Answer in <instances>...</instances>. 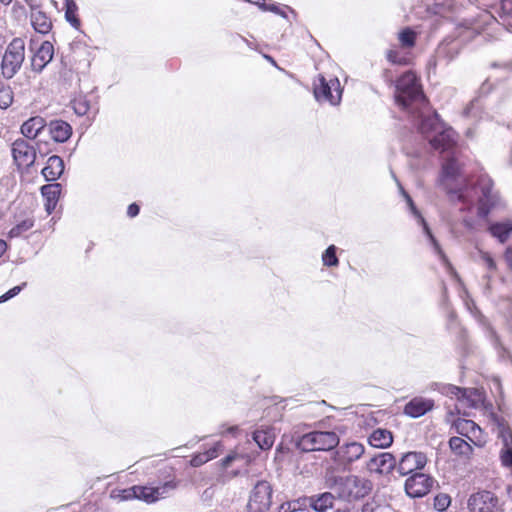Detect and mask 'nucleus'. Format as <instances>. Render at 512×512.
I'll return each mask as SVG.
<instances>
[{"instance_id": "nucleus-1", "label": "nucleus", "mask_w": 512, "mask_h": 512, "mask_svg": "<svg viewBox=\"0 0 512 512\" xmlns=\"http://www.w3.org/2000/svg\"><path fill=\"white\" fill-rule=\"evenodd\" d=\"M395 87L397 104L411 114L419 132L431 147L440 153H448L442 164L439 184L446 191L449 200L460 203V211L471 210L477 201V214L480 218H486L489 213L501 208L502 200L489 177L481 176L475 185L468 181L461 170L454 158L457 134L439 119L436 112L429 113L428 102L416 74L412 71L405 72L397 80Z\"/></svg>"}, {"instance_id": "nucleus-2", "label": "nucleus", "mask_w": 512, "mask_h": 512, "mask_svg": "<svg viewBox=\"0 0 512 512\" xmlns=\"http://www.w3.org/2000/svg\"><path fill=\"white\" fill-rule=\"evenodd\" d=\"M25 60V42L22 38H14L6 47L1 61V75L4 79H12L21 69Z\"/></svg>"}, {"instance_id": "nucleus-3", "label": "nucleus", "mask_w": 512, "mask_h": 512, "mask_svg": "<svg viewBox=\"0 0 512 512\" xmlns=\"http://www.w3.org/2000/svg\"><path fill=\"white\" fill-rule=\"evenodd\" d=\"M340 438L334 431H312L302 435L297 448L304 451H329L339 445Z\"/></svg>"}, {"instance_id": "nucleus-4", "label": "nucleus", "mask_w": 512, "mask_h": 512, "mask_svg": "<svg viewBox=\"0 0 512 512\" xmlns=\"http://www.w3.org/2000/svg\"><path fill=\"white\" fill-rule=\"evenodd\" d=\"M313 85L314 97L318 102H327L332 106L340 104L342 88L338 78L334 77L327 80L322 74H319Z\"/></svg>"}, {"instance_id": "nucleus-5", "label": "nucleus", "mask_w": 512, "mask_h": 512, "mask_svg": "<svg viewBox=\"0 0 512 512\" xmlns=\"http://www.w3.org/2000/svg\"><path fill=\"white\" fill-rule=\"evenodd\" d=\"M493 431L502 439L503 447L500 451V460L504 467L512 471V432L506 419L496 413L490 414Z\"/></svg>"}, {"instance_id": "nucleus-6", "label": "nucleus", "mask_w": 512, "mask_h": 512, "mask_svg": "<svg viewBox=\"0 0 512 512\" xmlns=\"http://www.w3.org/2000/svg\"><path fill=\"white\" fill-rule=\"evenodd\" d=\"M273 489L268 481L260 480L250 491L247 512H268L272 504Z\"/></svg>"}, {"instance_id": "nucleus-7", "label": "nucleus", "mask_w": 512, "mask_h": 512, "mask_svg": "<svg viewBox=\"0 0 512 512\" xmlns=\"http://www.w3.org/2000/svg\"><path fill=\"white\" fill-rule=\"evenodd\" d=\"M397 182V185L399 187V190H400V193L401 195L403 196V198L405 199L407 205H408V208H409V211L410 213L417 219L418 221V224H420L423 228V232L425 233V235L427 236V239L431 245V247L433 248L435 254H437L439 256V258L444 262V263H448V260H447V257L446 255L444 254L440 244L438 243V241L436 240V238L433 236L428 224L426 223L425 219L422 217L420 211L417 209V207L415 206L412 198L410 197V195L404 190V188L402 187V185L400 184V182L398 180H396Z\"/></svg>"}, {"instance_id": "nucleus-8", "label": "nucleus", "mask_w": 512, "mask_h": 512, "mask_svg": "<svg viewBox=\"0 0 512 512\" xmlns=\"http://www.w3.org/2000/svg\"><path fill=\"white\" fill-rule=\"evenodd\" d=\"M397 182V185L399 187V190H400V193L401 195L403 196V198L405 199L407 205H408V208H409V211L410 213L417 219L418 221V224H420L423 228V232L425 233V235L427 236V239L431 245V247L433 248L435 254H437L439 256V258L444 262V263H448V260H447V257L446 255L444 254L440 244L438 243V241L436 240V238L433 236L428 224L426 223L425 219L422 217L420 211L417 209V207L415 206L412 198L410 197V195L404 190V188L402 187V185L400 184V182L398 180H396Z\"/></svg>"}, {"instance_id": "nucleus-9", "label": "nucleus", "mask_w": 512, "mask_h": 512, "mask_svg": "<svg viewBox=\"0 0 512 512\" xmlns=\"http://www.w3.org/2000/svg\"><path fill=\"white\" fill-rule=\"evenodd\" d=\"M365 452L364 446L359 442H349L339 446L334 454L333 461L339 470H347Z\"/></svg>"}, {"instance_id": "nucleus-10", "label": "nucleus", "mask_w": 512, "mask_h": 512, "mask_svg": "<svg viewBox=\"0 0 512 512\" xmlns=\"http://www.w3.org/2000/svg\"><path fill=\"white\" fill-rule=\"evenodd\" d=\"M11 154L16 166L21 168H30L36 160V149L26 139H16L11 146Z\"/></svg>"}, {"instance_id": "nucleus-11", "label": "nucleus", "mask_w": 512, "mask_h": 512, "mask_svg": "<svg viewBox=\"0 0 512 512\" xmlns=\"http://www.w3.org/2000/svg\"><path fill=\"white\" fill-rule=\"evenodd\" d=\"M435 480L425 473H414L405 481V491L411 498H421L427 495L434 487Z\"/></svg>"}, {"instance_id": "nucleus-12", "label": "nucleus", "mask_w": 512, "mask_h": 512, "mask_svg": "<svg viewBox=\"0 0 512 512\" xmlns=\"http://www.w3.org/2000/svg\"><path fill=\"white\" fill-rule=\"evenodd\" d=\"M498 505V498L490 491L473 493L468 499L470 512H493Z\"/></svg>"}, {"instance_id": "nucleus-13", "label": "nucleus", "mask_w": 512, "mask_h": 512, "mask_svg": "<svg viewBox=\"0 0 512 512\" xmlns=\"http://www.w3.org/2000/svg\"><path fill=\"white\" fill-rule=\"evenodd\" d=\"M176 488V483L168 481L158 487L136 486L137 499L143 500L148 504L154 503L165 498Z\"/></svg>"}, {"instance_id": "nucleus-14", "label": "nucleus", "mask_w": 512, "mask_h": 512, "mask_svg": "<svg viewBox=\"0 0 512 512\" xmlns=\"http://www.w3.org/2000/svg\"><path fill=\"white\" fill-rule=\"evenodd\" d=\"M396 466L397 460L394 455L389 452L379 453L367 462V469L371 473L383 476L389 475L394 469H396Z\"/></svg>"}, {"instance_id": "nucleus-15", "label": "nucleus", "mask_w": 512, "mask_h": 512, "mask_svg": "<svg viewBox=\"0 0 512 512\" xmlns=\"http://www.w3.org/2000/svg\"><path fill=\"white\" fill-rule=\"evenodd\" d=\"M427 463V457L422 452H407L405 453L399 462L397 463L396 469L400 475H408L415 470H421Z\"/></svg>"}, {"instance_id": "nucleus-16", "label": "nucleus", "mask_w": 512, "mask_h": 512, "mask_svg": "<svg viewBox=\"0 0 512 512\" xmlns=\"http://www.w3.org/2000/svg\"><path fill=\"white\" fill-rule=\"evenodd\" d=\"M53 56V44L49 41H44L31 57V70L35 73H41L52 61Z\"/></svg>"}, {"instance_id": "nucleus-17", "label": "nucleus", "mask_w": 512, "mask_h": 512, "mask_svg": "<svg viewBox=\"0 0 512 512\" xmlns=\"http://www.w3.org/2000/svg\"><path fill=\"white\" fill-rule=\"evenodd\" d=\"M46 129L52 140L58 143L66 142L72 135V127L66 121L57 119L46 123Z\"/></svg>"}, {"instance_id": "nucleus-18", "label": "nucleus", "mask_w": 512, "mask_h": 512, "mask_svg": "<svg viewBox=\"0 0 512 512\" xmlns=\"http://www.w3.org/2000/svg\"><path fill=\"white\" fill-rule=\"evenodd\" d=\"M434 401L423 397H415L404 407V413L412 418H418L432 410Z\"/></svg>"}, {"instance_id": "nucleus-19", "label": "nucleus", "mask_w": 512, "mask_h": 512, "mask_svg": "<svg viewBox=\"0 0 512 512\" xmlns=\"http://www.w3.org/2000/svg\"><path fill=\"white\" fill-rule=\"evenodd\" d=\"M64 172V161L57 155L48 158L46 166L42 169V175L46 181L53 182L61 177Z\"/></svg>"}, {"instance_id": "nucleus-20", "label": "nucleus", "mask_w": 512, "mask_h": 512, "mask_svg": "<svg viewBox=\"0 0 512 512\" xmlns=\"http://www.w3.org/2000/svg\"><path fill=\"white\" fill-rule=\"evenodd\" d=\"M46 120L41 116H34L21 125V133L27 139L33 140L46 129Z\"/></svg>"}, {"instance_id": "nucleus-21", "label": "nucleus", "mask_w": 512, "mask_h": 512, "mask_svg": "<svg viewBox=\"0 0 512 512\" xmlns=\"http://www.w3.org/2000/svg\"><path fill=\"white\" fill-rule=\"evenodd\" d=\"M30 19L33 28L38 33L47 34L52 29L51 19L39 8L31 10Z\"/></svg>"}, {"instance_id": "nucleus-22", "label": "nucleus", "mask_w": 512, "mask_h": 512, "mask_svg": "<svg viewBox=\"0 0 512 512\" xmlns=\"http://www.w3.org/2000/svg\"><path fill=\"white\" fill-rule=\"evenodd\" d=\"M368 442L375 448H388L393 443V435L387 429L378 428L370 434Z\"/></svg>"}, {"instance_id": "nucleus-23", "label": "nucleus", "mask_w": 512, "mask_h": 512, "mask_svg": "<svg viewBox=\"0 0 512 512\" xmlns=\"http://www.w3.org/2000/svg\"><path fill=\"white\" fill-rule=\"evenodd\" d=\"M488 230L493 237L499 240V242L505 243L512 233V219L502 222H494L490 224Z\"/></svg>"}, {"instance_id": "nucleus-24", "label": "nucleus", "mask_w": 512, "mask_h": 512, "mask_svg": "<svg viewBox=\"0 0 512 512\" xmlns=\"http://www.w3.org/2000/svg\"><path fill=\"white\" fill-rule=\"evenodd\" d=\"M459 53L456 43L441 44L436 51V62L448 64L454 60Z\"/></svg>"}, {"instance_id": "nucleus-25", "label": "nucleus", "mask_w": 512, "mask_h": 512, "mask_svg": "<svg viewBox=\"0 0 512 512\" xmlns=\"http://www.w3.org/2000/svg\"><path fill=\"white\" fill-rule=\"evenodd\" d=\"M253 440L262 450L270 449L275 441V433L272 428L260 429L253 432Z\"/></svg>"}, {"instance_id": "nucleus-26", "label": "nucleus", "mask_w": 512, "mask_h": 512, "mask_svg": "<svg viewBox=\"0 0 512 512\" xmlns=\"http://www.w3.org/2000/svg\"><path fill=\"white\" fill-rule=\"evenodd\" d=\"M335 497L330 492H325L309 498L310 506L317 512H326L333 507Z\"/></svg>"}, {"instance_id": "nucleus-27", "label": "nucleus", "mask_w": 512, "mask_h": 512, "mask_svg": "<svg viewBox=\"0 0 512 512\" xmlns=\"http://www.w3.org/2000/svg\"><path fill=\"white\" fill-rule=\"evenodd\" d=\"M366 484V481L356 476L346 478L345 487L349 489V497L353 499L363 497L367 493V490L365 489Z\"/></svg>"}, {"instance_id": "nucleus-28", "label": "nucleus", "mask_w": 512, "mask_h": 512, "mask_svg": "<svg viewBox=\"0 0 512 512\" xmlns=\"http://www.w3.org/2000/svg\"><path fill=\"white\" fill-rule=\"evenodd\" d=\"M450 449L459 456H469L472 453V446L460 437H451L449 440Z\"/></svg>"}, {"instance_id": "nucleus-29", "label": "nucleus", "mask_w": 512, "mask_h": 512, "mask_svg": "<svg viewBox=\"0 0 512 512\" xmlns=\"http://www.w3.org/2000/svg\"><path fill=\"white\" fill-rule=\"evenodd\" d=\"M417 33L410 27H405L398 33L400 47L403 49H412L416 44Z\"/></svg>"}, {"instance_id": "nucleus-30", "label": "nucleus", "mask_w": 512, "mask_h": 512, "mask_svg": "<svg viewBox=\"0 0 512 512\" xmlns=\"http://www.w3.org/2000/svg\"><path fill=\"white\" fill-rule=\"evenodd\" d=\"M465 395L462 397V403L469 407H478L483 401V395L476 388H464Z\"/></svg>"}, {"instance_id": "nucleus-31", "label": "nucleus", "mask_w": 512, "mask_h": 512, "mask_svg": "<svg viewBox=\"0 0 512 512\" xmlns=\"http://www.w3.org/2000/svg\"><path fill=\"white\" fill-rule=\"evenodd\" d=\"M77 9L78 8L74 0L65 1V18L74 28H78L80 26V20L76 16Z\"/></svg>"}, {"instance_id": "nucleus-32", "label": "nucleus", "mask_w": 512, "mask_h": 512, "mask_svg": "<svg viewBox=\"0 0 512 512\" xmlns=\"http://www.w3.org/2000/svg\"><path fill=\"white\" fill-rule=\"evenodd\" d=\"M34 226V221L31 218H26L22 220L21 222L17 223L15 226H13L8 235L10 238H17L22 236L24 233H26L28 230H30Z\"/></svg>"}, {"instance_id": "nucleus-33", "label": "nucleus", "mask_w": 512, "mask_h": 512, "mask_svg": "<svg viewBox=\"0 0 512 512\" xmlns=\"http://www.w3.org/2000/svg\"><path fill=\"white\" fill-rule=\"evenodd\" d=\"M13 103V91L9 85L0 81V108L7 109Z\"/></svg>"}, {"instance_id": "nucleus-34", "label": "nucleus", "mask_w": 512, "mask_h": 512, "mask_svg": "<svg viewBox=\"0 0 512 512\" xmlns=\"http://www.w3.org/2000/svg\"><path fill=\"white\" fill-rule=\"evenodd\" d=\"M457 433L463 436H468L470 432L480 429L479 426L472 420L458 419L454 423Z\"/></svg>"}, {"instance_id": "nucleus-35", "label": "nucleus", "mask_w": 512, "mask_h": 512, "mask_svg": "<svg viewBox=\"0 0 512 512\" xmlns=\"http://www.w3.org/2000/svg\"><path fill=\"white\" fill-rule=\"evenodd\" d=\"M337 247L330 245L322 254V262L326 267H337L339 265V259L336 255Z\"/></svg>"}, {"instance_id": "nucleus-36", "label": "nucleus", "mask_w": 512, "mask_h": 512, "mask_svg": "<svg viewBox=\"0 0 512 512\" xmlns=\"http://www.w3.org/2000/svg\"><path fill=\"white\" fill-rule=\"evenodd\" d=\"M62 190L60 183L46 184L41 187V193L44 199L58 200Z\"/></svg>"}, {"instance_id": "nucleus-37", "label": "nucleus", "mask_w": 512, "mask_h": 512, "mask_svg": "<svg viewBox=\"0 0 512 512\" xmlns=\"http://www.w3.org/2000/svg\"><path fill=\"white\" fill-rule=\"evenodd\" d=\"M499 16L502 24L512 29V0L502 1Z\"/></svg>"}, {"instance_id": "nucleus-38", "label": "nucleus", "mask_w": 512, "mask_h": 512, "mask_svg": "<svg viewBox=\"0 0 512 512\" xmlns=\"http://www.w3.org/2000/svg\"><path fill=\"white\" fill-rule=\"evenodd\" d=\"M72 107L78 116H84L90 109V103L85 97H78L73 100Z\"/></svg>"}, {"instance_id": "nucleus-39", "label": "nucleus", "mask_w": 512, "mask_h": 512, "mask_svg": "<svg viewBox=\"0 0 512 512\" xmlns=\"http://www.w3.org/2000/svg\"><path fill=\"white\" fill-rule=\"evenodd\" d=\"M451 504V497L446 493H439L434 498V508L439 511H445Z\"/></svg>"}, {"instance_id": "nucleus-40", "label": "nucleus", "mask_w": 512, "mask_h": 512, "mask_svg": "<svg viewBox=\"0 0 512 512\" xmlns=\"http://www.w3.org/2000/svg\"><path fill=\"white\" fill-rule=\"evenodd\" d=\"M442 393L451 398H456L460 402L462 401V397L465 395L464 388H460L454 385L444 386Z\"/></svg>"}, {"instance_id": "nucleus-41", "label": "nucleus", "mask_w": 512, "mask_h": 512, "mask_svg": "<svg viewBox=\"0 0 512 512\" xmlns=\"http://www.w3.org/2000/svg\"><path fill=\"white\" fill-rule=\"evenodd\" d=\"M479 257L490 272L496 271L497 264L489 253L479 250Z\"/></svg>"}, {"instance_id": "nucleus-42", "label": "nucleus", "mask_w": 512, "mask_h": 512, "mask_svg": "<svg viewBox=\"0 0 512 512\" xmlns=\"http://www.w3.org/2000/svg\"><path fill=\"white\" fill-rule=\"evenodd\" d=\"M386 57L387 60L393 64L405 65L407 63V59L394 49L389 50Z\"/></svg>"}, {"instance_id": "nucleus-43", "label": "nucleus", "mask_w": 512, "mask_h": 512, "mask_svg": "<svg viewBox=\"0 0 512 512\" xmlns=\"http://www.w3.org/2000/svg\"><path fill=\"white\" fill-rule=\"evenodd\" d=\"M112 497H117L121 501L130 500V499H137L136 486H133V487L128 488V489L121 490V491H119L118 495H116V496L112 495Z\"/></svg>"}, {"instance_id": "nucleus-44", "label": "nucleus", "mask_w": 512, "mask_h": 512, "mask_svg": "<svg viewBox=\"0 0 512 512\" xmlns=\"http://www.w3.org/2000/svg\"><path fill=\"white\" fill-rule=\"evenodd\" d=\"M25 286H26V283L24 282L21 285L15 286V287L11 288L10 290H8L6 293H4L3 295L0 296V303H4V302L8 301L9 299L18 295Z\"/></svg>"}, {"instance_id": "nucleus-45", "label": "nucleus", "mask_w": 512, "mask_h": 512, "mask_svg": "<svg viewBox=\"0 0 512 512\" xmlns=\"http://www.w3.org/2000/svg\"><path fill=\"white\" fill-rule=\"evenodd\" d=\"M221 449H222L221 442H217L212 447H210L209 449L205 450L204 453L206 454V456H207V458L209 460H212V459L218 457Z\"/></svg>"}, {"instance_id": "nucleus-46", "label": "nucleus", "mask_w": 512, "mask_h": 512, "mask_svg": "<svg viewBox=\"0 0 512 512\" xmlns=\"http://www.w3.org/2000/svg\"><path fill=\"white\" fill-rule=\"evenodd\" d=\"M208 461H209V459L207 458L206 454L204 452H202V453L194 455L190 460V464L193 467H199Z\"/></svg>"}, {"instance_id": "nucleus-47", "label": "nucleus", "mask_w": 512, "mask_h": 512, "mask_svg": "<svg viewBox=\"0 0 512 512\" xmlns=\"http://www.w3.org/2000/svg\"><path fill=\"white\" fill-rule=\"evenodd\" d=\"M263 11L266 12V11H269V12H273L275 14H278L280 16H282L283 18H287V14L282 11L276 4L274 3H271V4H265V7H263Z\"/></svg>"}, {"instance_id": "nucleus-48", "label": "nucleus", "mask_w": 512, "mask_h": 512, "mask_svg": "<svg viewBox=\"0 0 512 512\" xmlns=\"http://www.w3.org/2000/svg\"><path fill=\"white\" fill-rule=\"evenodd\" d=\"M462 223L465 226V228H467L471 232L476 231L478 229L477 223L473 218L464 217Z\"/></svg>"}, {"instance_id": "nucleus-49", "label": "nucleus", "mask_w": 512, "mask_h": 512, "mask_svg": "<svg viewBox=\"0 0 512 512\" xmlns=\"http://www.w3.org/2000/svg\"><path fill=\"white\" fill-rule=\"evenodd\" d=\"M240 456L237 453H231L222 459V466L227 468L231 465L232 462L236 461Z\"/></svg>"}, {"instance_id": "nucleus-50", "label": "nucleus", "mask_w": 512, "mask_h": 512, "mask_svg": "<svg viewBox=\"0 0 512 512\" xmlns=\"http://www.w3.org/2000/svg\"><path fill=\"white\" fill-rule=\"evenodd\" d=\"M297 505L294 502H285L281 504L279 512H293L296 511Z\"/></svg>"}, {"instance_id": "nucleus-51", "label": "nucleus", "mask_w": 512, "mask_h": 512, "mask_svg": "<svg viewBox=\"0 0 512 512\" xmlns=\"http://www.w3.org/2000/svg\"><path fill=\"white\" fill-rule=\"evenodd\" d=\"M140 208L136 203H132L127 208V215L131 218L136 217L139 214Z\"/></svg>"}, {"instance_id": "nucleus-52", "label": "nucleus", "mask_w": 512, "mask_h": 512, "mask_svg": "<svg viewBox=\"0 0 512 512\" xmlns=\"http://www.w3.org/2000/svg\"><path fill=\"white\" fill-rule=\"evenodd\" d=\"M58 200L45 199V209L48 214H51L56 208Z\"/></svg>"}, {"instance_id": "nucleus-53", "label": "nucleus", "mask_w": 512, "mask_h": 512, "mask_svg": "<svg viewBox=\"0 0 512 512\" xmlns=\"http://www.w3.org/2000/svg\"><path fill=\"white\" fill-rule=\"evenodd\" d=\"M505 261L508 267L512 270V247H508L504 254Z\"/></svg>"}, {"instance_id": "nucleus-54", "label": "nucleus", "mask_w": 512, "mask_h": 512, "mask_svg": "<svg viewBox=\"0 0 512 512\" xmlns=\"http://www.w3.org/2000/svg\"><path fill=\"white\" fill-rule=\"evenodd\" d=\"M31 10H35L36 8H40L39 0H23Z\"/></svg>"}, {"instance_id": "nucleus-55", "label": "nucleus", "mask_w": 512, "mask_h": 512, "mask_svg": "<svg viewBox=\"0 0 512 512\" xmlns=\"http://www.w3.org/2000/svg\"><path fill=\"white\" fill-rule=\"evenodd\" d=\"M238 431V426H230L226 431H220V434L224 435L226 433L235 434Z\"/></svg>"}, {"instance_id": "nucleus-56", "label": "nucleus", "mask_w": 512, "mask_h": 512, "mask_svg": "<svg viewBox=\"0 0 512 512\" xmlns=\"http://www.w3.org/2000/svg\"><path fill=\"white\" fill-rule=\"evenodd\" d=\"M6 250L7 243L3 239H0V257L5 253Z\"/></svg>"}, {"instance_id": "nucleus-57", "label": "nucleus", "mask_w": 512, "mask_h": 512, "mask_svg": "<svg viewBox=\"0 0 512 512\" xmlns=\"http://www.w3.org/2000/svg\"><path fill=\"white\" fill-rule=\"evenodd\" d=\"M264 58H265L266 60H268V62H270L272 65L277 66V64H276L275 60H274L271 56H269V55H264Z\"/></svg>"}, {"instance_id": "nucleus-58", "label": "nucleus", "mask_w": 512, "mask_h": 512, "mask_svg": "<svg viewBox=\"0 0 512 512\" xmlns=\"http://www.w3.org/2000/svg\"><path fill=\"white\" fill-rule=\"evenodd\" d=\"M484 279L487 281L486 288H487V289H489V287H490V286H489V282H490V280H491V275H490V274H486V275L484 276Z\"/></svg>"}, {"instance_id": "nucleus-59", "label": "nucleus", "mask_w": 512, "mask_h": 512, "mask_svg": "<svg viewBox=\"0 0 512 512\" xmlns=\"http://www.w3.org/2000/svg\"><path fill=\"white\" fill-rule=\"evenodd\" d=\"M1 3L8 5L12 2V0H0Z\"/></svg>"}, {"instance_id": "nucleus-60", "label": "nucleus", "mask_w": 512, "mask_h": 512, "mask_svg": "<svg viewBox=\"0 0 512 512\" xmlns=\"http://www.w3.org/2000/svg\"><path fill=\"white\" fill-rule=\"evenodd\" d=\"M510 494H511V496H512V489L510 490Z\"/></svg>"}, {"instance_id": "nucleus-61", "label": "nucleus", "mask_w": 512, "mask_h": 512, "mask_svg": "<svg viewBox=\"0 0 512 512\" xmlns=\"http://www.w3.org/2000/svg\"><path fill=\"white\" fill-rule=\"evenodd\" d=\"M337 512H347V511H337Z\"/></svg>"}]
</instances>
